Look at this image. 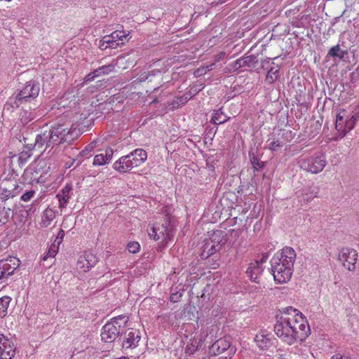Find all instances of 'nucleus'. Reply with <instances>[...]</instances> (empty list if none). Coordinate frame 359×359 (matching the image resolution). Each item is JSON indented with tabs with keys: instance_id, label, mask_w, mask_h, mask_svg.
Listing matches in <instances>:
<instances>
[{
	"instance_id": "1",
	"label": "nucleus",
	"mask_w": 359,
	"mask_h": 359,
	"mask_svg": "<svg viewBox=\"0 0 359 359\" xmlns=\"http://www.w3.org/2000/svg\"><path fill=\"white\" fill-rule=\"evenodd\" d=\"M75 131L76 129H69L63 124H55L49 130L36 135L32 148L35 149L38 154H43L47 150L50 151L55 145L72 140V134Z\"/></svg>"
},
{
	"instance_id": "2",
	"label": "nucleus",
	"mask_w": 359,
	"mask_h": 359,
	"mask_svg": "<svg viewBox=\"0 0 359 359\" xmlns=\"http://www.w3.org/2000/svg\"><path fill=\"white\" fill-rule=\"evenodd\" d=\"M39 91L40 85L39 82L33 80L27 81L15 96L9 98L4 105V109L11 110L18 108L20 105L35 99L39 95Z\"/></svg>"
},
{
	"instance_id": "3",
	"label": "nucleus",
	"mask_w": 359,
	"mask_h": 359,
	"mask_svg": "<svg viewBox=\"0 0 359 359\" xmlns=\"http://www.w3.org/2000/svg\"><path fill=\"white\" fill-rule=\"evenodd\" d=\"M147 158V153L145 150L136 149L115 161L113 164V168L119 172L125 173L141 165L146 161Z\"/></svg>"
},
{
	"instance_id": "4",
	"label": "nucleus",
	"mask_w": 359,
	"mask_h": 359,
	"mask_svg": "<svg viewBox=\"0 0 359 359\" xmlns=\"http://www.w3.org/2000/svg\"><path fill=\"white\" fill-rule=\"evenodd\" d=\"M274 332L278 337L288 345L296 341L295 327H291L290 321L286 316H282L274 325Z\"/></svg>"
},
{
	"instance_id": "5",
	"label": "nucleus",
	"mask_w": 359,
	"mask_h": 359,
	"mask_svg": "<svg viewBox=\"0 0 359 359\" xmlns=\"http://www.w3.org/2000/svg\"><path fill=\"white\" fill-rule=\"evenodd\" d=\"M298 164L301 169L313 174H317L325 167L327 164L326 157L323 154L300 157Z\"/></svg>"
},
{
	"instance_id": "6",
	"label": "nucleus",
	"mask_w": 359,
	"mask_h": 359,
	"mask_svg": "<svg viewBox=\"0 0 359 359\" xmlns=\"http://www.w3.org/2000/svg\"><path fill=\"white\" fill-rule=\"evenodd\" d=\"M46 167V163L43 160L36 161L34 164H32L27 168L22 175L24 180L29 184H37L40 182V179L48 172L50 169Z\"/></svg>"
},
{
	"instance_id": "7",
	"label": "nucleus",
	"mask_w": 359,
	"mask_h": 359,
	"mask_svg": "<svg viewBox=\"0 0 359 359\" xmlns=\"http://www.w3.org/2000/svg\"><path fill=\"white\" fill-rule=\"evenodd\" d=\"M278 257H273L271 259V271L274 280L278 283L288 281L292 274V268L285 265L284 261H281Z\"/></svg>"
},
{
	"instance_id": "8",
	"label": "nucleus",
	"mask_w": 359,
	"mask_h": 359,
	"mask_svg": "<svg viewBox=\"0 0 359 359\" xmlns=\"http://www.w3.org/2000/svg\"><path fill=\"white\" fill-rule=\"evenodd\" d=\"M358 257V252L355 249L348 247L341 248L338 255L339 260L350 271H353L355 269Z\"/></svg>"
},
{
	"instance_id": "9",
	"label": "nucleus",
	"mask_w": 359,
	"mask_h": 359,
	"mask_svg": "<svg viewBox=\"0 0 359 359\" xmlns=\"http://www.w3.org/2000/svg\"><path fill=\"white\" fill-rule=\"evenodd\" d=\"M0 188L3 190V193L0 196H4L8 200L20 194V191H18V188L22 189V187L17 183L16 180L7 178L1 180Z\"/></svg>"
},
{
	"instance_id": "10",
	"label": "nucleus",
	"mask_w": 359,
	"mask_h": 359,
	"mask_svg": "<svg viewBox=\"0 0 359 359\" xmlns=\"http://www.w3.org/2000/svg\"><path fill=\"white\" fill-rule=\"evenodd\" d=\"M227 351L226 355L231 356L235 353L233 347L231 346V344L226 338H220L212 344L209 348V353L211 355H219Z\"/></svg>"
},
{
	"instance_id": "11",
	"label": "nucleus",
	"mask_w": 359,
	"mask_h": 359,
	"mask_svg": "<svg viewBox=\"0 0 359 359\" xmlns=\"http://www.w3.org/2000/svg\"><path fill=\"white\" fill-rule=\"evenodd\" d=\"M19 265L20 260L15 257L0 260V280L13 274Z\"/></svg>"
},
{
	"instance_id": "12",
	"label": "nucleus",
	"mask_w": 359,
	"mask_h": 359,
	"mask_svg": "<svg viewBox=\"0 0 359 359\" xmlns=\"http://www.w3.org/2000/svg\"><path fill=\"white\" fill-rule=\"evenodd\" d=\"M15 355L14 344L0 333V359H12Z\"/></svg>"
},
{
	"instance_id": "13",
	"label": "nucleus",
	"mask_w": 359,
	"mask_h": 359,
	"mask_svg": "<svg viewBox=\"0 0 359 359\" xmlns=\"http://www.w3.org/2000/svg\"><path fill=\"white\" fill-rule=\"evenodd\" d=\"M119 334H121L120 330L114 324L107 323L102 327L101 337L102 340L106 343L113 342Z\"/></svg>"
},
{
	"instance_id": "14",
	"label": "nucleus",
	"mask_w": 359,
	"mask_h": 359,
	"mask_svg": "<svg viewBox=\"0 0 359 359\" xmlns=\"http://www.w3.org/2000/svg\"><path fill=\"white\" fill-rule=\"evenodd\" d=\"M12 204L8 198L0 196V225L6 224L13 214Z\"/></svg>"
},
{
	"instance_id": "15",
	"label": "nucleus",
	"mask_w": 359,
	"mask_h": 359,
	"mask_svg": "<svg viewBox=\"0 0 359 359\" xmlns=\"http://www.w3.org/2000/svg\"><path fill=\"white\" fill-rule=\"evenodd\" d=\"M296 318L299 319L298 329L295 331V337L297 340L303 341L304 340L310 333V327L306 320L303 317L302 313H297Z\"/></svg>"
},
{
	"instance_id": "16",
	"label": "nucleus",
	"mask_w": 359,
	"mask_h": 359,
	"mask_svg": "<svg viewBox=\"0 0 359 359\" xmlns=\"http://www.w3.org/2000/svg\"><path fill=\"white\" fill-rule=\"evenodd\" d=\"M140 338V331L132 329L128 333H126L125 339L122 343L123 348H134L137 347Z\"/></svg>"
},
{
	"instance_id": "17",
	"label": "nucleus",
	"mask_w": 359,
	"mask_h": 359,
	"mask_svg": "<svg viewBox=\"0 0 359 359\" xmlns=\"http://www.w3.org/2000/svg\"><path fill=\"white\" fill-rule=\"evenodd\" d=\"M170 220L166 217L165 222L161 226H157V232L161 236V239L164 242L168 243L173 237V229L170 224Z\"/></svg>"
},
{
	"instance_id": "18",
	"label": "nucleus",
	"mask_w": 359,
	"mask_h": 359,
	"mask_svg": "<svg viewBox=\"0 0 359 359\" xmlns=\"http://www.w3.org/2000/svg\"><path fill=\"white\" fill-rule=\"evenodd\" d=\"M273 257L280 258L281 261H284L285 265L291 266L293 269L294 262L296 259V252L291 247H285L280 255L276 254Z\"/></svg>"
},
{
	"instance_id": "19",
	"label": "nucleus",
	"mask_w": 359,
	"mask_h": 359,
	"mask_svg": "<svg viewBox=\"0 0 359 359\" xmlns=\"http://www.w3.org/2000/svg\"><path fill=\"white\" fill-rule=\"evenodd\" d=\"M255 341L261 350H268L272 345V335L261 332L256 334Z\"/></svg>"
},
{
	"instance_id": "20",
	"label": "nucleus",
	"mask_w": 359,
	"mask_h": 359,
	"mask_svg": "<svg viewBox=\"0 0 359 359\" xmlns=\"http://www.w3.org/2000/svg\"><path fill=\"white\" fill-rule=\"evenodd\" d=\"M114 151L111 148L101 150V153L95 155L93 164L94 165H104L109 163L112 159Z\"/></svg>"
},
{
	"instance_id": "21",
	"label": "nucleus",
	"mask_w": 359,
	"mask_h": 359,
	"mask_svg": "<svg viewBox=\"0 0 359 359\" xmlns=\"http://www.w3.org/2000/svg\"><path fill=\"white\" fill-rule=\"evenodd\" d=\"M262 272V266L257 261L250 263L246 270V273L250 280L257 283H259L260 275Z\"/></svg>"
},
{
	"instance_id": "22",
	"label": "nucleus",
	"mask_w": 359,
	"mask_h": 359,
	"mask_svg": "<svg viewBox=\"0 0 359 359\" xmlns=\"http://www.w3.org/2000/svg\"><path fill=\"white\" fill-rule=\"evenodd\" d=\"M207 242L212 243L215 245H220V247H222L227 242L226 234L222 230L214 231L210 235L209 241Z\"/></svg>"
},
{
	"instance_id": "23",
	"label": "nucleus",
	"mask_w": 359,
	"mask_h": 359,
	"mask_svg": "<svg viewBox=\"0 0 359 359\" xmlns=\"http://www.w3.org/2000/svg\"><path fill=\"white\" fill-rule=\"evenodd\" d=\"M72 187V185L67 184L57 194L60 203V208H65L69 199V192Z\"/></svg>"
},
{
	"instance_id": "24",
	"label": "nucleus",
	"mask_w": 359,
	"mask_h": 359,
	"mask_svg": "<svg viewBox=\"0 0 359 359\" xmlns=\"http://www.w3.org/2000/svg\"><path fill=\"white\" fill-rule=\"evenodd\" d=\"M257 149H251L249 151V158L255 170H259L264 168L266 162L261 161L257 155Z\"/></svg>"
},
{
	"instance_id": "25",
	"label": "nucleus",
	"mask_w": 359,
	"mask_h": 359,
	"mask_svg": "<svg viewBox=\"0 0 359 359\" xmlns=\"http://www.w3.org/2000/svg\"><path fill=\"white\" fill-rule=\"evenodd\" d=\"M257 62V57L254 55L245 56L237 59L235 61V66L236 68L245 67H254Z\"/></svg>"
},
{
	"instance_id": "26",
	"label": "nucleus",
	"mask_w": 359,
	"mask_h": 359,
	"mask_svg": "<svg viewBox=\"0 0 359 359\" xmlns=\"http://www.w3.org/2000/svg\"><path fill=\"white\" fill-rule=\"evenodd\" d=\"M203 248V249L201 253V257L202 259H207L217 252H219L222 247L206 241Z\"/></svg>"
},
{
	"instance_id": "27",
	"label": "nucleus",
	"mask_w": 359,
	"mask_h": 359,
	"mask_svg": "<svg viewBox=\"0 0 359 359\" xmlns=\"http://www.w3.org/2000/svg\"><path fill=\"white\" fill-rule=\"evenodd\" d=\"M55 217L54 210L50 208H46L42 215L41 222L40 226L42 228H46L50 225L51 222Z\"/></svg>"
},
{
	"instance_id": "28",
	"label": "nucleus",
	"mask_w": 359,
	"mask_h": 359,
	"mask_svg": "<svg viewBox=\"0 0 359 359\" xmlns=\"http://www.w3.org/2000/svg\"><path fill=\"white\" fill-rule=\"evenodd\" d=\"M128 35V34H126L125 31L116 30L110 35L104 36V42L110 43L111 40L116 42L123 41Z\"/></svg>"
},
{
	"instance_id": "29",
	"label": "nucleus",
	"mask_w": 359,
	"mask_h": 359,
	"mask_svg": "<svg viewBox=\"0 0 359 359\" xmlns=\"http://www.w3.org/2000/svg\"><path fill=\"white\" fill-rule=\"evenodd\" d=\"M33 144H32V143H30V144L28 143L25 145L22 151L20 154V156L18 158V161L20 165H24L26 163L27 160L29 157H31V156H32L31 151H35V149L31 148L33 147Z\"/></svg>"
},
{
	"instance_id": "30",
	"label": "nucleus",
	"mask_w": 359,
	"mask_h": 359,
	"mask_svg": "<svg viewBox=\"0 0 359 359\" xmlns=\"http://www.w3.org/2000/svg\"><path fill=\"white\" fill-rule=\"evenodd\" d=\"M154 76H157L161 80L162 79L161 72L158 69H154L152 71H149L148 72H144L138 78L137 80L140 83L148 81L149 82L152 81V78Z\"/></svg>"
},
{
	"instance_id": "31",
	"label": "nucleus",
	"mask_w": 359,
	"mask_h": 359,
	"mask_svg": "<svg viewBox=\"0 0 359 359\" xmlns=\"http://www.w3.org/2000/svg\"><path fill=\"white\" fill-rule=\"evenodd\" d=\"M320 188L313 184L309 186L304 191V198L306 201H310L316 198L319 194Z\"/></svg>"
},
{
	"instance_id": "32",
	"label": "nucleus",
	"mask_w": 359,
	"mask_h": 359,
	"mask_svg": "<svg viewBox=\"0 0 359 359\" xmlns=\"http://www.w3.org/2000/svg\"><path fill=\"white\" fill-rule=\"evenodd\" d=\"M230 117L226 116L222 111V108L219 109L215 111L211 121L215 124H222L227 121Z\"/></svg>"
},
{
	"instance_id": "33",
	"label": "nucleus",
	"mask_w": 359,
	"mask_h": 359,
	"mask_svg": "<svg viewBox=\"0 0 359 359\" xmlns=\"http://www.w3.org/2000/svg\"><path fill=\"white\" fill-rule=\"evenodd\" d=\"M11 301V298L8 296L0 298V318H3L7 315V310Z\"/></svg>"
},
{
	"instance_id": "34",
	"label": "nucleus",
	"mask_w": 359,
	"mask_h": 359,
	"mask_svg": "<svg viewBox=\"0 0 359 359\" xmlns=\"http://www.w3.org/2000/svg\"><path fill=\"white\" fill-rule=\"evenodd\" d=\"M347 53L346 51H344L340 48L339 44L332 46L328 51L327 55L332 57H337L340 60L343 59L345 55Z\"/></svg>"
},
{
	"instance_id": "35",
	"label": "nucleus",
	"mask_w": 359,
	"mask_h": 359,
	"mask_svg": "<svg viewBox=\"0 0 359 359\" xmlns=\"http://www.w3.org/2000/svg\"><path fill=\"white\" fill-rule=\"evenodd\" d=\"M191 97L190 93H185L182 96L176 97L170 103V105L172 108H178L180 106L185 104Z\"/></svg>"
},
{
	"instance_id": "36",
	"label": "nucleus",
	"mask_w": 359,
	"mask_h": 359,
	"mask_svg": "<svg viewBox=\"0 0 359 359\" xmlns=\"http://www.w3.org/2000/svg\"><path fill=\"white\" fill-rule=\"evenodd\" d=\"M279 68L271 67L266 76V82L269 84L273 83L278 78Z\"/></svg>"
},
{
	"instance_id": "37",
	"label": "nucleus",
	"mask_w": 359,
	"mask_h": 359,
	"mask_svg": "<svg viewBox=\"0 0 359 359\" xmlns=\"http://www.w3.org/2000/svg\"><path fill=\"white\" fill-rule=\"evenodd\" d=\"M36 118L35 113L24 110L20 114V120L22 123H28Z\"/></svg>"
},
{
	"instance_id": "38",
	"label": "nucleus",
	"mask_w": 359,
	"mask_h": 359,
	"mask_svg": "<svg viewBox=\"0 0 359 359\" xmlns=\"http://www.w3.org/2000/svg\"><path fill=\"white\" fill-rule=\"evenodd\" d=\"M84 257L86 259V264L88 265V267L91 269L93 267L97 262V257L91 252H86Z\"/></svg>"
},
{
	"instance_id": "39",
	"label": "nucleus",
	"mask_w": 359,
	"mask_h": 359,
	"mask_svg": "<svg viewBox=\"0 0 359 359\" xmlns=\"http://www.w3.org/2000/svg\"><path fill=\"white\" fill-rule=\"evenodd\" d=\"M199 346H201V341H197L196 340L191 341V343L187 344L186 353L189 355L194 354L198 351Z\"/></svg>"
},
{
	"instance_id": "40",
	"label": "nucleus",
	"mask_w": 359,
	"mask_h": 359,
	"mask_svg": "<svg viewBox=\"0 0 359 359\" xmlns=\"http://www.w3.org/2000/svg\"><path fill=\"white\" fill-rule=\"evenodd\" d=\"M76 267L78 269H80L84 272L88 271L90 268L88 265L86 264V259L84 256H81L76 263Z\"/></svg>"
},
{
	"instance_id": "41",
	"label": "nucleus",
	"mask_w": 359,
	"mask_h": 359,
	"mask_svg": "<svg viewBox=\"0 0 359 359\" xmlns=\"http://www.w3.org/2000/svg\"><path fill=\"white\" fill-rule=\"evenodd\" d=\"M127 248L130 253L135 254L140 251V245L137 242H130L128 244Z\"/></svg>"
},
{
	"instance_id": "42",
	"label": "nucleus",
	"mask_w": 359,
	"mask_h": 359,
	"mask_svg": "<svg viewBox=\"0 0 359 359\" xmlns=\"http://www.w3.org/2000/svg\"><path fill=\"white\" fill-rule=\"evenodd\" d=\"M148 231V234L150 238H153L155 241L161 239V236L157 232V229L155 226H151Z\"/></svg>"
},
{
	"instance_id": "43",
	"label": "nucleus",
	"mask_w": 359,
	"mask_h": 359,
	"mask_svg": "<svg viewBox=\"0 0 359 359\" xmlns=\"http://www.w3.org/2000/svg\"><path fill=\"white\" fill-rule=\"evenodd\" d=\"M96 142H91L88 145H87L84 149L80 151L79 155L81 156H87L93 149L95 147Z\"/></svg>"
},
{
	"instance_id": "44",
	"label": "nucleus",
	"mask_w": 359,
	"mask_h": 359,
	"mask_svg": "<svg viewBox=\"0 0 359 359\" xmlns=\"http://www.w3.org/2000/svg\"><path fill=\"white\" fill-rule=\"evenodd\" d=\"M281 147L282 144L279 140H273L269 144V148L271 151H277Z\"/></svg>"
},
{
	"instance_id": "45",
	"label": "nucleus",
	"mask_w": 359,
	"mask_h": 359,
	"mask_svg": "<svg viewBox=\"0 0 359 359\" xmlns=\"http://www.w3.org/2000/svg\"><path fill=\"white\" fill-rule=\"evenodd\" d=\"M355 123H353V121H351V119H346L344 121V127H345V133L350 132L355 126Z\"/></svg>"
},
{
	"instance_id": "46",
	"label": "nucleus",
	"mask_w": 359,
	"mask_h": 359,
	"mask_svg": "<svg viewBox=\"0 0 359 359\" xmlns=\"http://www.w3.org/2000/svg\"><path fill=\"white\" fill-rule=\"evenodd\" d=\"M35 191L34 190L27 191L21 196V199L24 201H29L33 197Z\"/></svg>"
},
{
	"instance_id": "47",
	"label": "nucleus",
	"mask_w": 359,
	"mask_h": 359,
	"mask_svg": "<svg viewBox=\"0 0 359 359\" xmlns=\"http://www.w3.org/2000/svg\"><path fill=\"white\" fill-rule=\"evenodd\" d=\"M182 296V292H172L170 294V299L172 302H177L178 301H180Z\"/></svg>"
},
{
	"instance_id": "48",
	"label": "nucleus",
	"mask_w": 359,
	"mask_h": 359,
	"mask_svg": "<svg viewBox=\"0 0 359 359\" xmlns=\"http://www.w3.org/2000/svg\"><path fill=\"white\" fill-rule=\"evenodd\" d=\"M346 111L345 109H339V112L336 116V123L338 122H344V118L345 116Z\"/></svg>"
},
{
	"instance_id": "49",
	"label": "nucleus",
	"mask_w": 359,
	"mask_h": 359,
	"mask_svg": "<svg viewBox=\"0 0 359 359\" xmlns=\"http://www.w3.org/2000/svg\"><path fill=\"white\" fill-rule=\"evenodd\" d=\"M335 128L339 132H341L343 136L347 133H345L344 122L335 123Z\"/></svg>"
},
{
	"instance_id": "50",
	"label": "nucleus",
	"mask_w": 359,
	"mask_h": 359,
	"mask_svg": "<svg viewBox=\"0 0 359 359\" xmlns=\"http://www.w3.org/2000/svg\"><path fill=\"white\" fill-rule=\"evenodd\" d=\"M288 320L290 321L291 327H295V331L298 329V325L297 323L299 322V319L296 318V314H294L292 318L286 316Z\"/></svg>"
},
{
	"instance_id": "51",
	"label": "nucleus",
	"mask_w": 359,
	"mask_h": 359,
	"mask_svg": "<svg viewBox=\"0 0 359 359\" xmlns=\"http://www.w3.org/2000/svg\"><path fill=\"white\" fill-rule=\"evenodd\" d=\"M128 319H129L128 317H127L126 316L120 315V316L113 318V323L114 322H116V320H123V326H125L127 324Z\"/></svg>"
},
{
	"instance_id": "52",
	"label": "nucleus",
	"mask_w": 359,
	"mask_h": 359,
	"mask_svg": "<svg viewBox=\"0 0 359 359\" xmlns=\"http://www.w3.org/2000/svg\"><path fill=\"white\" fill-rule=\"evenodd\" d=\"M102 70L104 72V74H109V72H112L114 69V65H103L101 67Z\"/></svg>"
},
{
	"instance_id": "53",
	"label": "nucleus",
	"mask_w": 359,
	"mask_h": 359,
	"mask_svg": "<svg viewBox=\"0 0 359 359\" xmlns=\"http://www.w3.org/2000/svg\"><path fill=\"white\" fill-rule=\"evenodd\" d=\"M123 43H124L123 41L116 42V41L111 40L110 43H107V44L108 45L109 48H116L118 46L123 45Z\"/></svg>"
},
{
	"instance_id": "54",
	"label": "nucleus",
	"mask_w": 359,
	"mask_h": 359,
	"mask_svg": "<svg viewBox=\"0 0 359 359\" xmlns=\"http://www.w3.org/2000/svg\"><path fill=\"white\" fill-rule=\"evenodd\" d=\"M97 76L96 75V73L95 72V71L90 72V74H88L86 77H85V81L86 82H88V81H91L93 80H94V79Z\"/></svg>"
},
{
	"instance_id": "55",
	"label": "nucleus",
	"mask_w": 359,
	"mask_h": 359,
	"mask_svg": "<svg viewBox=\"0 0 359 359\" xmlns=\"http://www.w3.org/2000/svg\"><path fill=\"white\" fill-rule=\"evenodd\" d=\"M65 236V231L62 229H60L58 232L57 236L55 239V242L57 241V243H60Z\"/></svg>"
},
{
	"instance_id": "56",
	"label": "nucleus",
	"mask_w": 359,
	"mask_h": 359,
	"mask_svg": "<svg viewBox=\"0 0 359 359\" xmlns=\"http://www.w3.org/2000/svg\"><path fill=\"white\" fill-rule=\"evenodd\" d=\"M268 257H269V253L264 252V253L262 254V258L259 260H257V261L259 262V264H260L261 266H262V264L266 262Z\"/></svg>"
},
{
	"instance_id": "57",
	"label": "nucleus",
	"mask_w": 359,
	"mask_h": 359,
	"mask_svg": "<svg viewBox=\"0 0 359 359\" xmlns=\"http://www.w3.org/2000/svg\"><path fill=\"white\" fill-rule=\"evenodd\" d=\"M359 118V112L358 111H353L352 115L348 118L351 121H353V123H356Z\"/></svg>"
},
{
	"instance_id": "58",
	"label": "nucleus",
	"mask_w": 359,
	"mask_h": 359,
	"mask_svg": "<svg viewBox=\"0 0 359 359\" xmlns=\"http://www.w3.org/2000/svg\"><path fill=\"white\" fill-rule=\"evenodd\" d=\"M331 359H351V358L347 355H341L340 353H337V354L334 355L331 358Z\"/></svg>"
},
{
	"instance_id": "59",
	"label": "nucleus",
	"mask_w": 359,
	"mask_h": 359,
	"mask_svg": "<svg viewBox=\"0 0 359 359\" xmlns=\"http://www.w3.org/2000/svg\"><path fill=\"white\" fill-rule=\"evenodd\" d=\"M224 57H225V53L220 52L219 54L215 55V62H217L223 60L224 58Z\"/></svg>"
},
{
	"instance_id": "60",
	"label": "nucleus",
	"mask_w": 359,
	"mask_h": 359,
	"mask_svg": "<svg viewBox=\"0 0 359 359\" xmlns=\"http://www.w3.org/2000/svg\"><path fill=\"white\" fill-rule=\"evenodd\" d=\"M57 251L55 250H53L50 248L46 256L44 257L43 259H46L48 257H54L56 255Z\"/></svg>"
},
{
	"instance_id": "61",
	"label": "nucleus",
	"mask_w": 359,
	"mask_h": 359,
	"mask_svg": "<svg viewBox=\"0 0 359 359\" xmlns=\"http://www.w3.org/2000/svg\"><path fill=\"white\" fill-rule=\"evenodd\" d=\"M294 313V314H297V313H300L298 310L293 309L292 307H288L286 309L285 316L290 315L291 313Z\"/></svg>"
},
{
	"instance_id": "62",
	"label": "nucleus",
	"mask_w": 359,
	"mask_h": 359,
	"mask_svg": "<svg viewBox=\"0 0 359 359\" xmlns=\"http://www.w3.org/2000/svg\"><path fill=\"white\" fill-rule=\"evenodd\" d=\"M352 79H358L359 78V67L351 73Z\"/></svg>"
},
{
	"instance_id": "63",
	"label": "nucleus",
	"mask_w": 359,
	"mask_h": 359,
	"mask_svg": "<svg viewBox=\"0 0 359 359\" xmlns=\"http://www.w3.org/2000/svg\"><path fill=\"white\" fill-rule=\"evenodd\" d=\"M75 162V159H70L65 163V168H69L71 166L73 165L74 163Z\"/></svg>"
},
{
	"instance_id": "64",
	"label": "nucleus",
	"mask_w": 359,
	"mask_h": 359,
	"mask_svg": "<svg viewBox=\"0 0 359 359\" xmlns=\"http://www.w3.org/2000/svg\"><path fill=\"white\" fill-rule=\"evenodd\" d=\"M167 245L168 243H166L165 242L163 241V240H162V241L158 244V250L161 251L162 249H163Z\"/></svg>"
}]
</instances>
